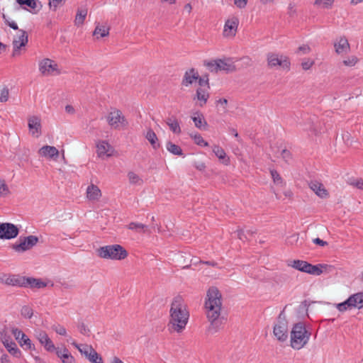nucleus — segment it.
<instances>
[{"instance_id":"1a4fd4ad","label":"nucleus","mask_w":363,"mask_h":363,"mask_svg":"<svg viewBox=\"0 0 363 363\" xmlns=\"http://www.w3.org/2000/svg\"><path fill=\"white\" fill-rule=\"evenodd\" d=\"M273 333L279 341L284 342L288 337V325L286 319L280 315L274 326Z\"/></svg>"},{"instance_id":"a878e982","label":"nucleus","mask_w":363,"mask_h":363,"mask_svg":"<svg viewBox=\"0 0 363 363\" xmlns=\"http://www.w3.org/2000/svg\"><path fill=\"white\" fill-rule=\"evenodd\" d=\"M199 77V74L198 72L194 69H191L185 72L182 80V84L185 86H188L190 84H192L194 82L197 81Z\"/></svg>"},{"instance_id":"f8f14e48","label":"nucleus","mask_w":363,"mask_h":363,"mask_svg":"<svg viewBox=\"0 0 363 363\" xmlns=\"http://www.w3.org/2000/svg\"><path fill=\"white\" fill-rule=\"evenodd\" d=\"M28 43V35L23 30H18L13 40V57H17L21 55V48L26 46Z\"/></svg>"},{"instance_id":"a19ab883","label":"nucleus","mask_w":363,"mask_h":363,"mask_svg":"<svg viewBox=\"0 0 363 363\" xmlns=\"http://www.w3.org/2000/svg\"><path fill=\"white\" fill-rule=\"evenodd\" d=\"M192 120L195 126L199 129H204L207 125V123L201 114H199L197 116H193Z\"/></svg>"},{"instance_id":"9b49d317","label":"nucleus","mask_w":363,"mask_h":363,"mask_svg":"<svg viewBox=\"0 0 363 363\" xmlns=\"http://www.w3.org/2000/svg\"><path fill=\"white\" fill-rule=\"evenodd\" d=\"M19 243L13 245V249L17 252H23L31 249L38 242V238L35 235H29L19 238Z\"/></svg>"},{"instance_id":"bf43d9fd","label":"nucleus","mask_w":363,"mask_h":363,"mask_svg":"<svg viewBox=\"0 0 363 363\" xmlns=\"http://www.w3.org/2000/svg\"><path fill=\"white\" fill-rule=\"evenodd\" d=\"M79 330L82 334L85 335H89V330L87 328V327L84 323H82L79 326Z\"/></svg>"},{"instance_id":"9d476101","label":"nucleus","mask_w":363,"mask_h":363,"mask_svg":"<svg viewBox=\"0 0 363 363\" xmlns=\"http://www.w3.org/2000/svg\"><path fill=\"white\" fill-rule=\"evenodd\" d=\"M39 71L45 76L60 74L58 65L49 58H45L39 62Z\"/></svg>"},{"instance_id":"bb28decb","label":"nucleus","mask_w":363,"mask_h":363,"mask_svg":"<svg viewBox=\"0 0 363 363\" xmlns=\"http://www.w3.org/2000/svg\"><path fill=\"white\" fill-rule=\"evenodd\" d=\"M165 123L173 133L179 135L182 133L181 126L176 116H171L167 117L165 119Z\"/></svg>"},{"instance_id":"0e129e2a","label":"nucleus","mask_w":363,"mask_h":363,"mask_svg":"<svg viewBox=\"0 0 363 363\" xmlns=\"http://www.w3.org/2000/svg\"><path fill=\"white\" fill-rule=\"evenodd\" d=\"M313 242L315 244L319 245L320 246H325L328 245L327 242L323 241V240H321L318 238L313 239Z\"/></svg>"},{"instance_id":"cd10ccee","label":"nucleus","mask_w":363,"mask_h":363,"mask_svg":"<svg viewBox=\"0 0 363 363\" xmlns=\"http://www.w3.org/2000/svg\"><path fill=\"white\" fill-rule=\"evenodd\" d=\"M25 286H30L33 289H41L47 286V284L40 279L24 277Z\"/></svg>"},{"instance_id":"4d7b16f0","label":"nucleus","mask_w":363,"mask_h":363,"mask_svg":"<svg viewBox=\"0 0 363 363\" xmlns=\"http://www.w3.org/2000/svg\"><path fill=\"white\" fill-rule=\"evenodd\" d=\"M3 18H4V19L5 20L6 23V24H7L9 26H10L11 28H13V29H14V30H18V26H17V24H16V22H14V21H9V20L6 18V15H5V14H3Z\"/></svg>"},{"instance_id":"5701e85b","label":"nucleus","mask_w":363,"mask_h":363,"mask_svg":"<svg viewBox=\"0 0 363 363\" xmlns=\"http://www.w3.org/2000/svg\"><path fill=\"white\" fill-rule=\"evenodd\" d=\"M310 189L320 198L325 199L329 196L328 190L324 185L318 181H311L309 183Z\"/></svg>"},{"instance_id":"473e14b6","label":"nucleus","mask_w":363,"mask_h":363,"mask_svg":"<svg viewBox=\"0 0 363 363\" xmlns=\"http://www.w3.org/2000/svg\"><path fill=\"white\" fill-rule=\"evenodd\" d=\"M349 297L354 308L361 309L363 308V291L354 294Z\"/></svg>"},{"instance_id":"09e8293b","label":"nucleus","mask_w":363,"mask_h":363,"mask_svg":"<svg viewBox=\"0 0 363 363\" xmlns=\"http://www.w3.org/2000/svg\"><path fill=\"white\" fill-rule=\"evenodd\" d=\"M270 172L274 184L277 185H282L283 181L279 174L276 170L274 169L271 170Z\"/></svg>"},{"instance_id":"37998d69","label":"nucleus","mask_w":363,"mask_h":363,"mask_svg":"<svg viewBox=\"0 0 363 363\" xmlns=\"http://www.w3.org/2000/svg\"><path fill=\"white\" fill-rule=\"evenodd\" d=\"M335 0H315L314 6L321 9H330Z\"/></svg>"},{"instance_id":"e433bc0d","label":"nucleus","mask_w":363,"mask_h":363,"mask_svg":"<svg viewBox=\"0 0 363 363\" xmlns=\"http://www.w3.org/2000/svg\"><path fill=\"white\" fill-rule=\"evenodd\" d=\"M128 228L131 230H134L136 233H146L147 231V226L140 223H136V222H131L128 224Z\"/></svg>"},{"instance_id":"ea45409f","label":"nucleus","mask_w":363,"mask_h":363,"mask_svg":"<svg viewBox=\"0 0 363 363\" xmlns=\"http://www.w3.org/2000/svg\"><path fill=\"white\" fill-rule=\"evenodd\" d=\"M128 178L131 184L142 185L143 184V179L133 172H128Z\"/></svg>"},{"instance_id":"39448f33","label":"nucleus","mask_w":363,"mask_h":363,"mask_svg":"<svg viewBox=\"0 0 363 363\" xmlns=\"http://www.w3.org/2000/svg\"><path fill=\"white\" fill-rule=\"evenodd\" d=\"M205 65L212 72H218L219 71L233 72L236 70L233 60L230 58L211 60L205 62Z\"/></svg>"},{"instance_id":"4be33fe9","label":"nucleus","mask_w":363,"mask_h":363,"mask_svg":"<svg viewBox=\"0 0 363 363\" xmlns=\"http://www.w3.org/2000/svg\"><path fill=\"white\" fill-rule=\"evenodd\" d=\"M55 352L62 363H76L75 358L66 347H57Z\"/></svg>"},{"instance_id":"b1692460","label":"nucleus","mask_w":363,"mask_h":363,"mask_svg":"<svg viewBox=\"0 0 363 363\" xmlns=\"http://www.w3.org/2000/svg\"><path fill=\"white\" fill-rule=\"evenodd\" d=\"M12 333L21 347L25 346L26 349H31L32 343L30 340L21 330L14 328L12 330Z\"/></svg>"},{"instance_id":"2f4dec72","label":"nucleus","mask_w":363,"mask_h":363,"mask_svg":"<svg viewBox=\"0 0 363 363\" xmlns=\"http://www.w3.org/2000/svg\"><path fill=\"white\" fill-rule=\"evenodd\" d=\"M71 344L77 348L82 355H84L86 358H87L94 350L91 345L86 344H78L75 341H72Z\"/></svg>"},{"instance_id":"8fccbe9b","label":"nucleus","mask_w":363,"mask_h":363,"mask_svg":"<svg viewBox=\"0 0 363 363\" xmlns=\"http://www.w3.org/2000/svg\"><path fill=\"white\" fill-rule=\"evenodd\" d=\"M52 330L60 335L67 336V333L66 328L60 325H55L52 327Z\"/></svg>"},{"instance_id":"423d86ee","label":"nucleus","mask_w":363,"mask_h":363,"mask_svg":"<svg viewBox=\"0 0 363 363\" xmlns=\"http://www.w3.org/2000/svg\"><path fill=\"white\" fill-rule=\"evenodd\" d=\"M106 120L108 125L114 129H122L128 125L124 115L120 110L116 108L112 109L108 113Z\"/></svg>"},{"instance_id":"c756f323","label":"nucleus","mask_w":363,"mask_h":363,"mask_svg":"<svg viewBox=\"0 0 363 363\" xmlns=\"http://www.w3.org/2000/svg\"><path fill=\"white\" fill-rule=\"evenodd\" d=\"M212 150L219 160H220L223 164L226 165L229 164L230 159L227 157L225 150L221 147L214 145L212 147Z\"/></svg>"},{"instance_id":"7c9ffc66","label":"nucleus","mask_w":363,"mask_h":363,"mask_svg":"<svg viewBox=\"0 0 363 363\" xmlns=\"http://www.w3.org/2000/svg\"><path fill=\"white\" fill-rule=\"evenodd\" d=\"M6 284L10 286H25L24 277L19 275H9Z\"/></svg>"},{"instance_id":"4468645a","label":"nucleus","mask_w":363,"mask_h":363,"mask_svg":"<svg viewBox=\"0 0 363 363\" xmlns=\"http://www.w3.org/2000/svg\"><path fill=\"white\" fill-rule=\"evenodd\" d=\"M18 234V228L13 223H0V239L10 240Z\"/></svg>"},{"instance_id":"de8ad7c7","label":"nucleus","mask_w":363,"mask_h":363,"mask_svg":"<svg viewBox=\"0 0 363 363\" xmlns=\"http://www.w3.org/2000/svg\"><path fill=\"white\" fill-rule=\"evenodd\" d=\"M16 1L19 5H26L31 9H35L37 6L35 0H16Z\"/></svg>"},{"instance_id":"58836bf2","label":"nucleus","mask_w":363,"mask_h":363,"mask_svg":"<svg viewBox=\"0 0 363 363\" xmlns=\"http://www.w3.org/2000/svg\"><path fill=\"white\" fill-rule=\"evenodd\" d=\"M191 138L194 143L201 147H208V143L206 141L199 133H190Z\"/></svg>"},{"instance_id":"c03bdc74","label":"nucleus","mask_w":363,"mask_h":363,"mask_svg":"<svg viewBox=\"0 0 363 363\" xmlns=\"http://www.w3.org/2000/svg\"><path fill=\"white\" fill-rule=\"evenodd\" d=\"M11 193L5 180L0 178V196H6Z\"/></svg>"},{"instance_id":"4c0bfd02","label":"nucleus","mask_w":363,"mask_h":363,"mask_svg":"<svg viewBox=\"0 0 363 363\" xmlns=\"http://www.w3.org/2000/svg\"><path fill=\"white\" fill-rule=\"evenodd\" d=\"M86 15H87V10L86 9H78L75 19H74L75 25L77 26L82 25L85 20Z\"/></svg>"},{"instance_id":"79ce46f5","label":"nucleus","mask_w":363,"mask_h":363,"mask_svg":"<svg viewBox=\"0 0 363 363\" xmlns=\"http://www.w3.org/2000/svg\"><path fill=\"white\" fill-rule=\"evenodd\" d=\"M359 59L355 55H350L346 57L342 62V65L345 67H354L358 62Z\"/></svg>"},{"instance_id":"f3484780","label":"nucleus","mask_w":363,"mask_h":363,"mask_svg":"<svg viewBox=\"0 0 363 363\" xmlns=\"http://www.w3.org/2000/svg\"><path fill=\"white\" fill-rule=\"evenodd\" d=\"M28 128L31 135L38 138L41 134V123L40 118L36 116L28 118Z\"/></svg>"},{"instance_id":"2eb2a0df","label":"nucleus","mask_w":363,"mask_h":363,"mask_svg":"<svg viewBox=\"0 0 363 363\" xmlns=\"http://www.w3.org/2000/svg\"><path fill=\"white\" fill-rule=\"evenodd\" d=\"M35 335L45 350L49 352H55L57 347H55L52 340L48 337L46 332L38 330L35 331Z\"/></svg>"},{"instance_id":"72a5a7b5","label":"nucleus","mask_w":363,"mask_h":363,"mask_svg":"<svg viewBox=\"0 0 363 363\" xmlns=\"http://www.w3.org/2000/svg\"><path fill=\"white\" fill-rule=\"evenodd\" d=\"M109 27L106 25L98 24L93 33V35L98 39L99 38L106 37L109 35Z\"/></svg>"},{"instance_id":"aec40b11","label":"nucleus","mask_w":363,"mask_h":363,"mask_svg":"<svg viewBox=\"0 0 363 363\" xmlns=\"http://www.w3.org/2000/svg\"><path fill=\"white\" fill-rule=\"evenodd\" d=\"M335 52L338 55L348 53L350 51V45L345 37L337 38L334 43Z\"/></svg>"},{"instance_id":"6e6552de","label":"nucleus","mask_w":363,"mask_h":363,"mask_svg":"<svg viewBox=\"0 0 363 363\" xmlns=\"http://www.w3.org/2000/svg\"><path fill=\"white\" fill-rule=\"evenodd\" d=\"M267 64L270 67L279 66L286 70L290 67V62L286 56L273 52L267 55Z\"/></svg>"},{"instance_id":"49530a36","label":"nucleus","mask_w":363,"mask_h":363,"mask_svg":"<svg viewBox=\"0 0 363 363\" xmlns=\"http://www.w3.org/2000/svg\"><path fill=\"white\" fill-rule=\"evenodd\" d=\"M314 64V60L311 58H303L301 61V66L303 70H308L313 66Z\"/></svg>"},{"instance_id":"f03ea898","label":"nucleus","mask_w":363,"mask_h":363,"mask_svg":"<svg viewBox=\"0 0 363 363\" xmlns=\"http://www.w3.org/2000/svg\"><path fill=\"white\" fill-rule=\"evenodd\" d=\"M189 318V312L184 300L181 296L175 297L169 311V328L181 333L186 328Z\"/></svg>"},{"instance_id":"20e7f679","label":"nucleus","mask_w":363,"mask_h":363,"mask_svg":"<svg viewBox=\"0 0 363 363\" xmlns=\"http://www.w3.org/2000/svg\"><path fill=\"white\" fill-rule=\"evenodd\" d=\"M97 255L103 259L122 260L127 257L128 252L120 245H111L99 247Z\"/></svg>"},{"instance_id":"338daca9","label":"nucleus","mask_w":363,"mask_h":363,"mask_svg":"<svg viewBox=\"0 0 363 363\" xmlns=\"http://www.w3.org/2000/svg\"><path fill=\"white\" fill-rule=\"evenodd\" d=\"M1 363H9L10 359L7 354H4L0 358Z\"/></svg>"},{"instance_id":"864d4df0","label":"nucleus","mask_w":363,"mask_h":363,"mask_svg":"<svg viewBox=\"0 0 363 363\" xmlns=\"http://www.w3.org/2000/svg\"><path fill=\"white\" fill-rule=\"evenodd\" d=\"M65 2V0H49L50 8L55 11L58 6H62Z\"/></svg>"},{"instance_id":"c85d7f7f","label":"nucleus","mask_w":363,"mask_h":363,"mask_svg":"<svg viewBox=\"0 0 363 363\" xmlns=\"http://www.w3.org/2000/svg\"><path fill=\"white\" fill-rule=\"evenodd\" d=\"M145 138L149 141L153 149L157 150L160 145L158 142V138L152 129L148 128L144 133Z\"/></svg>"},{"instance_id":"e2e57ef3","label":"nucleus","mask_w":363,"mask_h":363,"mask_svg":"<svg viewBox=\"0 0 363 363\" xmlns=\"http://www.w3.org/2000/svg\"><path fill=\"white\" fill-rule=\"evenodd\" d=\"M238 238L241 240H245L247 239V236L244 233V230L242 229H238L236 232Z\"/></svg>"},{"instance_id":"052dcab7","label":"nucleus","mask_w":363,"mask_h":363,"mask_svg":"<svg viewBox=\"0 0 363 363\" xmlns=\"http://www.w3.org/2000/svg\"><path fill=\"white\" fill-rule=\"evenodd\" d=\"M281 157L285 160L286 161H288L291 158V153L287 150H283L281 153Z\"/></svg>"},{"instance_id":"0eeeda50","label":"nucleus","mask_w":363,"mask_h":363,"mask_svg":"<svg viewBox=\"0 0 363 363\" xmlns=\"http://www.w3.org/2000/svg\"><path fill=\"white\" fill-rule=\"evenodd\" d=\"M289 266L292 267L293 268L298 271L313 275H320L323 273V270L321 269V268L323 267L322 265H313L303 260H294L291 262V264H290Z\"/></svg>"},{"instance_id":"f704fd0d","label":"nucleus","mask_w":363,"mask_h":363,"mask_svg":"<svg viewBox=\"0 0 363 363\" xmlns=\"http://www.w3.org/2000/svg\"><path fill=\"white\" fill-rule=\"evenodd\" d=\"M334 306L340 313H344L345 311H350L352 308H354L353 305L352 303V301H351L350 297H348V298L347 300H345V301H343L342 303H335Z\"/></svg>"},{"instance_id":"412c9836","label":"nucleus","mask_w":363,"mask_h":363,"mask_svg":"<svg viewBox=\"0 0 363 363\" xmlns=\"http://www.w3.org/2000/svg\"><path fill=\"white\" fill-rule=\"evenodd\" d=\"M208 89L209 86L198 88L196 94L193 98L194 100L197 101V104L201 107L203 106L206 104L209 98Z\"/></svg>"},{"instance_id":"13d9d810","label":"nucleus","mask_w":363,"mask_h":363,"mask_svg":"<svg viewBox=\"0 0 363 363\" xmlns=\"http://www.w3.org/2000/svg\"><path fill=\"white\" fill-rule=\"evenodd\" d=\"M298 240V236L296 234L292 235L288 238L287 242L290 245H296Z\"/></svg>"},{"instance_id":"69168bd1","label":"nucleus","mask_w":363,"mask_h":363,"mask_svg":"<svg viewBox=\"0 0 363 363\" xmlns=\"http://www.w3.org/2000/svg\"><path fill=\"white\" fill-rule=\"evenodd\" d=\"M352 184L359 189H363V180L362 179H358L355 182H354Z\"/></svg>"},{"instance_id":"7ed1b4c3","label":"nucleus","mask_w":363,"mask_h":363,"mask_svg":"<svg viewBox=\"0 0 363 363\" xmlns=\"http://www.w3.org/2000/svg\"><path fill=\"white\" fill-rule=\"evenodd\" d=\"M311 333L304 324L298 323L294 325L291 333V346L294 350L302 349L309 341Z\"/></svg>"},{"instance_id":"f257e3e1","label":"nucleus","mask_w":363,"mask_h":363,"mask_svg":"<svg viewBox=\"0 0 363 363\" xmlns=\"http://www.w3.org/2000/svg\"><path fill=\"white\" fill-rule=\"evenodd\" d=\"M204 307L208 320L211 323L208 330L216 333L223 325V319L219 318L222 308L221 294L214 286L207 291Z\"/></svg>"},{"instance_id":"c9c22d12","label":"nucleus","mask_w":363,"mask_h":363,"mask_svg":"<svg viewBox=\"0 0 363 363\" xmlns=\"http://www.w3.org/2000/svg\"><path fill=\"white\" fill-rule=\"evenodd\" d=\"M166 148L168 152H169L170 153H172L174 155H177V156L183 155V151H182V148L179 145L173 143L171 141H167L166 143Z\"/></svg>"},{"instance_id":"6e6d98bb","label":"nucleus","mask_w":363,"mask_h":363,"mask_svg":"<svg viewBox=\"0 0 363 363\" xmlns=\"http://www.w3.org/2000/svg\"><path fill=\"white\" fill-rule=\"evenodd\" d=\"M248 0H234V4L239 9H244L247 4Z\"/></svg>"},{"instance_id":"680f3d73","label":"nucleus","mask_w":363,"mask_h":363,"mask_svg":"<svg viewBox=\"0 0 363 363\" xmlns=\"http://www.w3.org/2000/svg\"><path fill=\"white\" fill-rule=\"evenodd\" d=\"M198 80L200 87H206V86H208V79H205L199 77Z\"/></svg>"},{"instance_id":"ddd939ff","label":"nucleus","mask_w":363,"mask_h":363,"mask_svg":"<svg viewBox=\"0 0 363 363\" xmlns=\"http://www.w3.org/2000/svg\"><path fill=\"white\" fill-rule=\"evenodd\" d=\"M239 19L236 16L228 18L224 25L223 35L227 38H233L237 33Z\"/></svg>"},{"instance_id":"603ef678","label":"nucleus","mask_w":363,"mask_h":363,"mask_svg":"<svg viewBox=\"0 0 363 363\" xmlns=\"http://www.w3.org/2000/svg\"><path fill=\"white\" fill-rule=\"evenodd\" d=\"M21 315L26 318H30L33 315L32 308L28 306H23L21 308Z\"/></svg>"},{"instance_id":"a18cd8bd","label":"nucleus","mask_w":363,"mask_h":363,"mask_svg":"<svg viewBox=\"0 0 363 363\" xmlns=\"http://www.w3.org/2000/svg\"><path fill=\"white\" fill-rule=\"evenodd\" d=\"M87 359L91 363H104L101 357L96 352L95 350H93Z\"/></svg>"},{"instance_id":"a211bd4d","label":"nucleus","mask_w":363,"mask_h":363,"mask_svg":"<svg viewBox=\"0 0 363 363\" xmlns=\"http://www.w3.org/2000/svg\"><path fill=\"white\" fill-rule=\"evenodd\" d=\"M59 154V150L55 147L50 145H44L38 150V155L40 157L54 160H57Z\"/></svg>"},{"instance_id":"6ab92c4d","label":"nucleus","mask_w":363,"mask_h":363,"mask_svg":"<svg viewBox=\"0 0 363 363\" xmlns=\"http://www.w3.org/2000/svg\"><path fill=\"white\" fill-rule=\"evenodd\" d=\"M97 155L99 157L105 158L111 157L113 153V147L106 141H99L96 145Z\"/></svg>"},{"instance_id":"3c124183","label":"nucleus","mask_w":363,"mask_h":363,"mask_svg":"<svg viewBox=\"0 0 363 363\" xmlns=\"http://www.w3.org/2000/svg\"><path fill=\"white\" fill-rule=\"evenodd\" d=\"M9 89L6 87L0 88V101L6 102L9 99Z\"/></svg>"},{"instance_id":"393cba45","label":"nucleus","mask_w":363,"mask_h":363,"mask_svg":"<svg viewBox=\"0 0 363 363\" xmlns=\"http://www.w3.org/2000/svg\"><path fill=\"white\" fill-rule=\"evenodd\" d=\"M86 199L91 201L96 202L99 201L102 194L100 189L95 184H90L88 186L86 191Z\"/></svg>"},{"instance_id":"774afa93","label":"nucleus","mask_w":363,"mask_h":363,"mask_svg":"<svg viewBox=\"0 0 363 363\" xmlns=\"http://www.w3.org/2000/svg\"><path fill=\"white\" fill-rule=\"evenodd\" d=\"M65 111L68 113L73 114L75 112V110L72 106L67 105L65 106Z\"/></svg>"},{"instance_id":"5fc2aeb1","label":"nucleus","mask_w":363,"mask_h":363,"mask_svg":"<svg viewBox=\"0 0 363 363\" xmlns=\"http://www.w3.org/2000/svg\"><path fill=\"white\" fill-rule=\"evenodd\" d=\"M311 51V49L308 45H303L298 47L296 53L298 55H306L308 54Z\"/></svg>"},{"instance_id":"dca6fc26","label":"nucleus","mask_w":363,"mask_h":363,"mask_svg":"<svg viewBox=\"0 0 363 363\" xmlns=\"http://www.w3.org/2000/svg\"><path fill=\"white\" fill-rule=\"evenodd\" d=\"M1 340L10 354L16 357L20 356L21 351L17 347L16 344L10 340L4 332L1 333Z\"/></svg>"}]
</instances>
